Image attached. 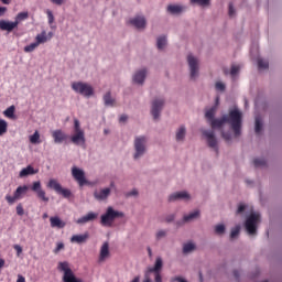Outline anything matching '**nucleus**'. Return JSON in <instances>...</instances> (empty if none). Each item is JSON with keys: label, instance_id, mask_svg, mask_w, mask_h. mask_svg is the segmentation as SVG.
Returning a JSON list of instances; mask_svg holds the SVG:
<instances>
[{"label": "nucleus", "instance_id": "1", "mask_svg": "<svg viewBox=\"0 0 282 282\" xmlns=\"http://www.w3.org/2000/svg\"><path fill=\"white\" fill-rule=\"evenodd\" d=\"M243 115L239 109H232L228 115L223 116L220 119H216L212 122V129H221L224 124H229L230 129L234 131L235 137L239 138L241 135V124Z\"/></svg>", "mask_w": 282, "mask_h": 282}, {"label": "nucleus", "instance_id": "2", "mask_svg": "<svg viewBox=\"0 0 282 282\" xmlns=\"http://www.w3.org/2000/svg\"><path fill=\"white\" fill-rule=\"evenodd\" d=\"M120 217H124L122 212L115 210L113 207H108L106 213L101 215L100 224L105 228H111L113 221Z\"/></svg>", "mask_w": 282, "mask_h": 282}, {"label": "nucleus", "instance_id": "3", "mask_svg": "<svg viewBox=\"0 0 282 282\" xmlns=\"http://www.w3.org/2000/svg\"><path fill=\"white\" fill-rule=\"evenodd\" d=\"M57 268L59 272H64L62 278L63 282H83V279L76 278V274H74V271L69 268V262H59Z\"/></svg>", "mask_w": 282, "mask_h": 282}, {"label": "nucleus", "instance_id": "4", "mask_svg": "<svg viewBox=\"0 0 282 282\" xmlns=\"http://www.w3.org/2000/svg\"><path fill=\"white\" fill-rule=\"evenodd\" d=\"M72 89L73 91H76V94H80L82 96H86L87 98H89V96H94V87L83 82H74L72 84Z\"/></svg>", "mask_w": 282, "mask_h": 282}, {"label": "nucleus", "instance_id": "5", "mask_svg": "<svg viewBox=\"0 0 282 282\" xmlns=\"http://www.w3.org/2000/svg\"><path fill=\"white\" fill-rule=\"evenodd\" d=\"M47 187L55 191V193H57V195H62L63 197H65V199H69V197H72V191L67 189V188H63L61 183H58V181H56L54 178H51L48 181Z\"/></svg>", "mask_w": 282, "mask_h": 282}, {"label": "nucleus", "instance_id": "6", "mask_svg": "<svg viewBox=\"0 0 282 282\" xmlns=\"http://www.w3.org/2000/svg\"><path fill=\"white\" fill-rule=\"evenodd\" d=\"M29 189L30 187H28V185L19 186L13 193V196H10V195L6 196V200L10 206H12V204H14L15 202H19V199H23V197H25V195L28 194Z\"/></svg>", "mask_w": 282, "mask_h": 282}, {"label": "nucleus", "instance_id": "7", "mask_svg": "<svg viewBox=\"0 0 282 282\" xmlns=\"http://www.w3.org/2000/svg\"><path fill=\"white\" fill-rule=\"evenodd\" d=\"M260 217L261 216L259 214L253 213L247 218L245 228L248 235H257V224H259Z\"/></svg>", "mask_w": 282, "mask_h": 282}, {"label": "nucleus", "instance_id": "8", "mask_svg": "<svg viewBox=\"0 0 282 282\" xmlns=\"http://www.w3.org/2000/svg\"><path fill=\"white\" fill-rule=\"evenodd\" d=\"M147 144V137H137L134 140V160H138V158H142L144 155V152L147 151L145 148Z\"/></svg>", "mask_w": 282, "mask_h": 282}, {"label": "nucleus", "instance_id": "9", "mask_svg": "<svg viewBox=\"0 0 282 282\" xmlns=\"http://www.w3.org/2000/svg\"><path fill=\"white\" fill-rule=\"evenodd\" d=\"M187 63L189 66L191 78L195 80V78H197V75L199 74V61L195 56L189 54L187 56Z\"/></svg>", "mask_w": 282, "mask_h": 282}, {"label": "nucleus", "instance_id": "10", "mask_svg": "<svg viewBox=\"0 0 282 282\" xmlns=\"http://www.w3.org/2000/svg\"><path fill=\"white\" fill-rule=\"evenodd\" d=\"M72 175L74 177L75 181H77V184L83 187L87 184H89V182L87 181V178L85 177V171L74 166L72 169Z\"/></svg>", "mask_w": 282, "mask_h": 282}, {"label": "nucleus", "instance_id": "11", "mask_svg": "<svg viewBox=\"0 0 282 282\" xmlns=\"http://www.w3.org/2000/svg\"><path fill=\"white\" fill-rule=\"evenodd\" d=\"M162 107H164V99H154L152 101L151 115L153 116L154 120H158V118H160Z\"/></svg>", "mask_w": 282, "mask_h": 282}, {"label": "nucleus", "instance_id": "12", "mask_svg": "<svg viewBox=\"0 0 282 282\" xmlns=\"http://www.w3.org/2000/svg\"><path fill=\"white\" fill-rule=\"evenodd\" d=\"M31 191H33V193H36V196L39 197V199H42V202H50V197L46 196L45 191L43 189V187H41V181L34 182Z\"/></svg>", "mask_w": 282, "mask_h": 282}, {"label": "nucleus", "instance_id": "13", "mask_svg": "<svg viewBox=\"0 0 282 282\" xmlns=\"http://www.w3.org/2000/svg\"><path fill=\"white\" fill-rule=\"evenodd\" d=\"M203 135L206 138L208 147L217 151V138H215V131L203 130Z\"/></svg>", "mask_w": 282, "mask_h": 282}, {"label": "nucleus", "instance_id": "14", "mask_svg": "<svg viewBox=\"0 0 282 282\" xmlns=\"http://www.w3.org/2000/svg\"><path fill=\"white\" fill-rule=\"evenodd\" d=\"M52 138L55 144H63L67 140V134L63 130L57 129L52 132Z\"/></svg>", "mask_w": 282, "mask_h": 282}, {"label": "nucleus", "instance_id": "15", "mask_svg": "<svg viewBox=\"0 0 282 282\" xmlns=\"http://www.w3.org/2000/svg\"><path fill=\"white\" fill-rule=\"evenodd\" d=\"M130 24L137 28V30H144V28H147V19L144 17L137 15L130 20Z\"/></svg>", "mask_w": 282, "mask_h": 282}, {"label": "nucleus", "instance_id": "16", "mask_svg": "<svg viewBox=\"0 0 282 282\" xmlns=\"http://www.w3.org/2000/svg\"><path fill=\"white\" fill-rule=\"evenodd\" d=\"M70 141L73 144H76V147L85 145V132H74V134L70 137Z\"/></svg>", "mask_w": 282, "mask_h": 282}, {"label": "nucleus", "instance_id": "17", "mask_svg": "<svg viewBox=\"0 0 282 282\" xmlns=\"http://www.w3.org/2000/svg\"><path fill=\"white\" fill-rule=\"evenodd\" d=\"M50 224H51V228H57V229H63L67 226V223H65L63 219H61V217L58 216H52L50 218Z\"/></svg>", "mask_w": 282, "mask_h": 282}, {"label": "nucleus", "instance_id": "18", "mask_svg": "<svg viewBox=\"0 0 282 282\" xmlns=\"http://www.w3.org/2000/svg\"><path fill=\"white\" fill-rule=\"evenodd\" d=\"M177 199H185L188 202V199H191V194L188 192H176L169 197V202H177Z\"/></svg>", "mask_w": 282, "mask_h": 282}, {"label": "nucleus", "instance_id": "19", "mask_svg": "<svg viewBox=\"0 0 282 282\" xmlns=\"http://www.w3.org/2000/svg\"><path fill=\"white\" fill-rule=\"evenodd\" d=\"M95 219H98V214L94 212H89L87 215L78 218L76 220V224H79V225L89 224V221H95Z\"/></svg>", "mask_w": 282, "mask_h": 282}, {"label": "nucleus", "instance_id": "20", "mask_svg": "<svg viewBox=\"0 0 282 282\" xmlns=\"http://www.w3.org/2000/svg\"><path fill=\"white\" fill-rule=\"evenodd\" d=\"M87 239H89V232L87 231L83 235H73L70 243H87Z\"/></svg>", "mask_w": 282, "mask_h": 282}, {"label": "nucleus", "instance_id": "21", "mask_svg": "<svg viewBox=\"0 0 282 282\" xmlns=\"http://www.w3.org/2000/svg\"><path fill=\"white\" fill-rule=\"evenodd\" d=\"M109 195H111V188H109V187H106L99 192L97 191L94 193V197L97 198L99 202L107 199V197H109Z\"/></svg>", "mask_w": 282, "mask_h": 282}, {"label": "nucleus", "instance_id": "22", "mask_svg": "<svg viewBox=\"0 0 282 282\" xmlns=\"http://www.w3.org/2000/svg\"><path fill=\"white\" fill-rule=\"evenodd\" d=\"M17 22H10L6 20H0V30L6 32H12V30L17 29Z\"/></svg>", "mask_w": 282, "mask_h": 282}, {"label": "nucleus", "instance_id": "23", "mask_svg": "<svg viewBox=\"0 0 282 282\" xmlns=\"http://www.w3.org/2000/svg\"><path fill=\"white\" fill-rule=\"evenodd\" d=\"M147 78V69L138 70L133 76V82L138 85H142L144 83V79Z\"/></svg>", "mask_w": 282, "mask_h": 282}, {"label": "nucleus", "instance_id": "24", "mask_svg": "<svg viewBox=\"0 0 282 282\" xmlns=\"http://www.w3.org/2000/svg\"><path fill=\"white\" fill-rule=\"evenodd\" d=\"M109 257V242H104V245L100 248V253H99V263H102L105 259Z\"/></svg>", "mask_w": 282, "mask_h": 282}, {"label": "nucleus", "instance_id": "25", "mask_svg": "<svg viewBox=\"0 0 282 282\" xmlns=\"http://www.w3.org/2000/svg\"><path fill=\"white\" fill-rule=\"evenodd\" d=\"M162 265H163L162 258H156L154 267L148 269V272L150 274L160 272V270H162Z\"/></svg>", "mask_w": 282, "mask_h": 282}, {"label": "nucleus", "instance_id": "26", "mask_svg": "<svg viewBox=\"0 0 282 282\" xmlns=\"http://www.w3.org/2000/svg\"><path fill=\"white\" fill-rule=\"evenodd\" d=\"M48 39H47V32L42 31L41 34H37L35 36V43L37 45H43V43H47Z\"/></svg>", "mask_w": 282, "mask_h": 282}, {"label": "nucleus", "instance_id": "27", "mask_svg": "<svg viewBox=\"0 0 282 282\" xmlns=\"http://www.w3.org/2000/svg\"><path fill=\"white\" fill-rule=\"evenodd\" d=\"M28 175H36V171H34V167H32V165L24 167L20 172V177H28Z\"/></svg>", "mask_w": 282, "mask_h": 282}, {"label": "nucleus", "instance_id": "28", "mask_svg": "<svg viewBox=\"0 0 282 282\" xmlns=\"http://www.w3.org/2000/svg\"><path fill=\"white\" fill-rule=\"evenodd\" d=\"M183 10L184 7L177 4H170L167 7V12H170V14H180L181 12H183Z\"/></svg>", "mask_w": 282, "mask_h": 282}, {"label": "nucleus", "instance_id": "29", "mask_svg": "<svg viewBox=\"0 0 282 282\" xmlns=\"http://www.w3.org/2000/svg\"><path fill=\"white\" fill-rule=\"evenodd\" d=\"M104 102H105L106 107H113V105H116V99H113L111 97V93L110 91L105 94Z\"/></svg>", "mask_w": 282, "mask_h": 282}, {"label": "nucleus", "instance_id": "30", "mask_svg": "<svg viewBox=\"0 0 282 282\" xmlns=\"http://www.w3.org/2000/svg\"><path fill=\"white\" fill-rule=\"evenodd\" d=\"M28 19H30V13L28 11L20 12L17 14L14 23H17V25L19 26V23H21V21H25Z\"/></svg>", "mask_w": 282, "mask_h": 282}, {"label": "nucleus", "instance_id": "31", "mask_svg": "<svg viewBox=\"0 0 282 282\" xmlns=\"http://www.w3.org/2000/svg\"><path fill=\"white\" fill-rule=\"evenodd\" d=\"M215 111H216L215 108H210L205 113V118L208 120L210 127H213V122H215V120H217V119H215Z\"/></svg>", "mask_w": 282, "mask_h": 282}, {"label": "nucleus", "instance_id": "32", "mask_svg": "<svg viewBox=\"0 0 282 282\" xmlns=\"http://www.w3.org/2000/svg\"><path fill=\"white\" fill-rule=\"evenodd\" d=\"M197 217H199V210L196 209L195 212L188 214V215H185L183 217V221L186 224L188 221H193V219H197Z\"/></svg>", "mask_w": 282, "mask_h": 282}, {"label": "nucleus", "instance_id": "33", "mask_svg": "<svg viewBox=\"0 0 282 282\" xmlns=\"http://www.w3.org/2000/svg\"><path fill=\"white\" fill-rule=\"evenodd\" d=\"M30 142L31 144H41V134L39 133V130H35L32 135H30Z\"/></svg>", "mask_w": 282, "mask_h": 282}, {"label": "nucleus", "instance_id": "34", "mask_svg": "<svg viewBox=\"0 0 282 282\" xmlns=\"http://www.w3.org/2000/svg\"><path fill=\"white\" fill-rule=\"evenodd\" d=\"M185 137H186V128L182 126L176 132L177 142H181V140H184Z\"/></svg>", "mask_w": 282, "mask_h": 282}, {"label": "nucleus", "instance_id": "35", "mask_svg": "<svg viewBox=\"0 0 282 282\" xmlns=\"http://www.w3.org/2000/svg\"><path fill=\"white\" fill-rule=\"evenodd\" d=\"M195 250V243L193 242H187L183 246V253L188 254V252H193Z\"/></svg>", "mask_w": 282, "mask_h": 282}, {"label": "nucleus", "instance_id": "36", "mask_svg": "<svg viewBox=\"0 0 282 282\" xmlns=\"http://www.w3.org/2000/svg\"><path fill=\"white\" fill-rule=\"evenodd\" d=\"M166 45V36H160L156 40V47L158 50H164V46Z\"/></svg>", "mask_w": 282, "mask_h": 282}, {"label": "nucleus", "instance_id": "37", "mask_svg": "<svg viewBox=\"0 0 282 282\" xmlns=\"http://www.w3.org/2000/svg\"><path fill=\"white\" fill-rule=\"evenodd\" d=\"M8 133V121L0 119V135Z\"/></svg>", "mask_w": 282, "mask_h": 282}, {"label": "nucleus", "instance_id": "38", "mask_svg": "<svg viewBox=\"0 0 282 282\" xmlns=\"http://www.w3.org/2000/svg\"><path fill=\"white\" fill-rule=\"evenodd\" d=\"M192 6H202L203 8L206 6H210V0H191Z\"/></svg>", "mask_w": 282, "mask_h": 282}, {"label": "nucleus", "instance_id": "39", "mask_svg": "<svg viewBox=\"0 0 282 282\" xmlns=\"http://www.w3.org/2000/svg\"><path fill=\"white\" fill-rule=\"evenodd\" d=\"M270 67V63L263 58L258 59V69H268Z\"/></svg>", "mask_w": 282, "mask_h": 282}, {"label": "nucleus", "instance_id": "40", "mask_svg": "<svg viewBox=\"0 0 282 282\" xmlns=\"http://www.w3.org/2000/svg\"><path fill=\"white\" fill-rule=\"evenodd\" d=\"M14 106H10L9 108H7L3 112L6 118H14Z\"/></svg>", "mask_w": 282, "mask_h": 282}, {"label": "nucleus", "instance_id": "41", "mask_svg": "<svg viewBox=\"0 0 282 282\" xmlns=\"http://www.w3.org/2000/svg\"><path fill=\"white\" fill-rule=\"evenodd\" d=\"M36 47H39V44H36V42H33L30 45L24 46V52L26 54H30V52H34V50H36Z\"/></svg>", "mask_w": 282, "mask_h": 282}, {"label": "nucleus", "instance_id": "42", "mask_svg": "<svg viewBox=\"0 0 282 282\" xmlns=\"http://www.w3.org/2000/svg\"><path fill=\"white\" fill-rule=\"evenodd\" d=\"M263 129V123L261 122V118H256V133H261Z\"/></svg>", "mask_w": 282, "mask_h": 282}, {"label": "nucleus", "instance_id": "43", "mask_svg": "<svg viewBox=\"0 0 282 282\" xmlns=\"http://www.w3.org/2000/svg\"><path fill=\"white\" fill-rule=\"evenodd\" d=\"M240 230H241V227L239 226H236L234 229H231L230 239H235L236 237H239Z\"/></svg>", "mask_w": 282, "mask_h": 282}, {"label": "nucleus", "instance_id": "44", "mask_svg": "<svg viewBox=\"0 0 282 282\" xmlns=\"http://www.w3.org/2000/svg\"><path fill=\"white\" fill-rule=\"evenodd\" d=\"M215 232H216V235H224V232H226V226L216 225L215 226Z\"/></svg>", "mask_w": 282, "mask_h": 282}, {"label": "nucleus", "instance_id": "45", "mask_svg": "<svg viewBox=\"0 0 282 282\" xmlns=\"http://www.w3.org/2000/svg\"><path fill=\"white\" fill-rule=\"evenodd\" d=\"M78 132H85V130L80 129V121H78V119L74 120V133H78Z\"/></svg>", "mask_w": 282, "mask_h": 282}, {"label": "nucleus", "instance_id": "46", "mask_svg": "<svg viewBox=\"0 0 282 282\" xmlns=\"http://www.w3.org/2000/svg\"><path fill=\"white\" fill-rule=\"evenodd\" d=\"M253 165L256 169H259V166H265V161L263 159H256L253 161Z\"/></svg>", "mask_w": 282, "mask_h": 282}, {"label": "nucleus", "instance_id": "47", "mask_svg": "<svg viewBox=\"0 0 282 282\" xmlns=\"http://www.w3.org/2000/svg\"><path fill=\"white\" fill-rule=\"evenodd\" d=\"M217 91H226V84L221 83V82H217L215 85Z\"/></svg>", "mask_w": 282, "mask_h": 282}, {"label": "nucleus", "instance_id": "48", "mask_svg": "<svg viewBox=\"0 0 282 282\" xmlns=\"http://www.w3.org/2000/svg\"><path fill=\"white\" fill-rule=\"evenodd\" d=\"M17 210V215H19L20 217H23V215H25V210L23 209V205L19 204L15 208Z\"/></svg>", "mask_w": 282, "mask_h": 282}, {"label": "nucleus", "instance_id": "49", "mask_svg": "<svg viewBox=\"0 0 282 282\" xmlns=\"http://www.w3.org/2000/svg\"><path fill=\"white\" fill-rule=\"evenodd\" d=\"M239 66H237V65H232L231 66V70H230V75L231 76H237V74H239Z\"/></svg>", "mask_w": 282, "mask_h": 282}, {"label": "nucleus", "instance_id": "50", "mask_svg": "<svg viewBox=\"0 0 282 282\" xmlns=\"http://www.w3.org/2000/svg\"><path fill=\"white\" fill-rule=\"evenodd\" d=\"M221 137L226 142H230L232 135L229 132H221Z\"/></svg>", "mask_w": 282, "mask_h": 282}, {"label": "nucleus", "instance_id": "51", "mask_svg": "<svg viewBox=\"0 0 282 282\" xmlns=\"http://www.w3.org/2000/svg\"><path fill=\"white\" fill-rule=\"evenodd\" d=\"M64 248H65V245L63 242H58L54 250L55 254L61 252V250H63Z\"/></svg>", "mask_w": 282, "mask_h": 282}, {"label": "nucleus", "instance_id": "52", "mask_svg": "<svg viewBox=\"0 0 282 282\" xmlns=\"http://www.w3.org/2000/svg\"><path fill=\"white\" fill-rule=\"evenodd\" d=\"M163 237H166L165 230H160L156 232V239H163Z\"/></svg>", "mask_w": 282, "mask_h": 282}, {"label": "nucleus", "instance_id": "53", "mask_svg": "<svg viewBox=\"0 0 282 282\" xmlns=\"http://www.w3.org/2000/svg\"><path fill=\"white\" fill-rule=\"evenodd\" d=\"M46 14L48 17V23H54V14L52 13V11L47 10Z\"/></svg>", "mask_w": 282, "mask_h": 282}, {"label": "nucleus", "instance_id": "54", "mask_svg": "<svg viewBox=\"0 0 282 282\" xmlns=\"http://www.w3.org/2000/svg\"><path fill=\"white\" fill-rule=\"evenodd\" d=\"M154 282H162V274L160 272L153 273Z\"/></svg>", "mask_w": 282, "mask_h": 282}, {"label": "nucleus", "instance_id": "55", "mask_svg": "<svg viewBox=\"0 0 282 282\" xmlns=\"http://www.w3.org/2000/svg\"><path fill=\"white\" fill-rule=\"evenodd\" d=\"M13 248L17 251L18 257L23 252V248L19 245L13 246Z\"/></svg>", "mask_w": 282, "mask_h": 282}, {"label": "nucleus", "instance_id": "56", "mask_svg": "<svg viewBox=\"0 0 282 282\" xmlns=\"http://www.w3.org/2000/svg\"><path fill=\"white\" fill-rule=\"evenodd\" d=\"M229 17H235V7H232V3H229Z\"/></svg>", "mask_w": 282, "mask_h": 282}, {"label": "nucleus", "instance_id": "57", "mask_svg": "<svg viewBox=\"0 0 282 282\" xmlns=\"http://www.w3.org/2000/svg\"><path fill=\"white\" fill-rule=\"evenodd\" d=\"M151 273L149 271L145 272L143 282H151Z\"/></svg>", "mask_w": 282, "mask_h": 282}, {"label": "nucleus", "instance_id": "58", "mask_svg": "<svg viewBox=\"0 0 282 282\" xmlns=\"http://www.w3.org/2000/svg\"><path fill=\"white\" fill-rule=\"evenodd\" d=\"M52 3H54L55 6H63L65 0H51Z\"/></svg>", "mask_w": 282, "mask_h": 282}, {"label": "nucleus", "instance_id": "59", "mask_svg": "<svg viewBox=\"0 0 282 282\" xmlns=\"http://www.w3.org/2000/svg\"><path fill=\"white\" fill-rule=\"evenodd\" d=\"M135 195H138V189H132L131 192H129V193L127 194V197H133V196H135Z\"/></svg>", "mask_w": 282, "mask_h": 282}, {"label": "nucleus", "instance_id": "60", "mask_svg": "<svg viewBox=\"0 0 282 282\" xmlns=\"http://www.w3.org/2000/svg\"><path fill=\"white\" fill-rule=\"evenodd\" d=\"M175 219V216L174 215H170V216H167L166 218H165V221L167 223V224H171V221H173Z\"/></svg>", "mask_w": 282, "mask_h": 282}, {"label": "nucleus", "instance_id": "61", "mask_svg": "<svg viewBox=\"0 0 282 282\" xmlns=\"http://www.w3.org/2000/svg\"><path fill=\"white\" fill-rule=\"evenodd\" d=\"M243 210H246V205H239L237 213L241 214V213H243Z\"/></svg>", "mask_w": 282, "mask_h": 282}, {"label": "nucleus", "instance_id": "62", "mask_svg": "<svg viewBox=\"0 0 282 282\" xmlns=\"http://www.w3.org/2000/svg\"><path fill=\"white\" fill-rule=\"evenodd\" d=\"M6 12H8V8L0 7V17H3V14H6Z\"/></svg>", "mask_w": 282, "mask_h": 282}, {"label": "nucleus", "instance_id": "63", "mask_svg": "<svg viewBox=\"0 0 282 282\" xmlns=\"http://www.w3.org/2000/svg\"><path fill=\"white\" fill-rule=\"evenodd\" d=\"M128 119H129V117H127V115H121L119 121L120 122H127Z\"/></svg>", "mask_w": 282, "mask_h": 282}, {"label": "nucleus", "instance_id": "64", "mask_svg": "<svg viewBox=\"0 0 282 282\" xmlns=\"http://www.w3.org/2000/svg\"><path fill=\"white\" fill-rule=\"evenodd\" d=\"M17 282H25V276L19 274Z\"/></svg>", "mask_w": 282, "mask_h": 282}]
</instances>
